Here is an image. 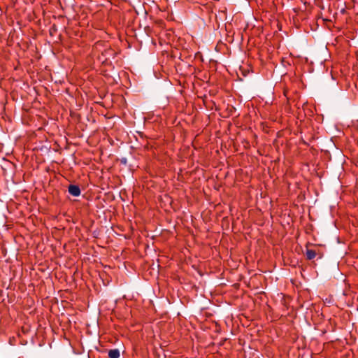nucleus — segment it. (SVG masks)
I'll list each match as a JSON object with an SVG mask.
<instances>
[{"label": "nucleus", "instance_id": "obj_1", "mask_svg": "<svg viewBox=\"0 0 358 358\" xmlns=\"http://www.w3.org/2000/svg\"><path fill=\"white\" fill-rule=\"evenodd\" d=\"M69 193L73 196H78L80 194V189L78 185H70L68 188Z\"/></svg>", "mask_w": 358, "mask_h": 358}, {"label": "nucleus", "instance_id": "obj_2", "mask_svg": "<svg viewBox=\"0 0 358 358\" xmlns=\"http://www.w3.org/2000/svg\"><path fill=\"white\" fill-rule=\"evenodd\" d=\"M120 353L118 349H112L108 351L109 358H120Z\"/></svg>", "mask_w": 358, "mask_h": 358}, {"label": "nucleus", "instance_id": "obj_3", "mask_svg": "<svg viewBox=\"0 0 358 358\" xmlns=\"http://www.w3.org/2000/svg\"><path fill=\"white\" fill-rule=\"evenodd\" d=\"M316 257V252L313 250H307L306 257L308 259L311 260Z\"/></svg>", "mask_w": 358, "mask_h": 358}]
</instances>
